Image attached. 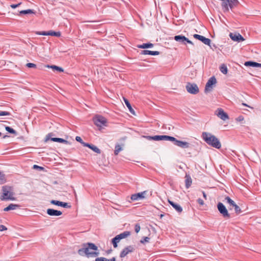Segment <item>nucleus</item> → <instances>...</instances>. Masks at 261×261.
Here are the masks:
<instances>
[{
	"mask_svg": "<svg viewBox=\"0 0 261 261\" xmlns=\"http://www.w3.org/2000/svg\"><path fill=\"white\" fill-rule=\"evenodd\" d=\"M140 230V226L139 224H136L135 226V230L136 233H138Z\"/></svg>",
	"mask_w": 261,
	"mask_h": 261,
	"instance_id": "nucleus-43",
	"label": "nucleus"
},
{
	"mask_svg": "<svg viewBox=\"0 0 261 261\" xmlns=\"http://www.w3.org/2000/svg\"><path fill=\"white\" fill-rule=\"evenodd\" d=\"M243 119H244V118H243V116H241L237 118V120L240 121L243 120Z\"/></svg>",
	"mask_w": 261,
	"mask_h": 261,
	"instance_id": "nucleus-55",
	"label": "nucleus"
},
{
	"mask_svg": "<svg viewBox=\"0 0 261 261\" xmlns=\"http://www.w3.org/2000/svg\"><path fill=\"white\" fill-rule=\"evenodd\" d=\"M26 66L28 68H36L37 67L36 64L32 63H27Z\"/></svg>",
	"mask_w": 261,
	"mask_h": 261,
	"instance_id": "nucleus-42",
	"label": "nucleus"
},
{
	"mask_svg": "<svg viewBox=\"0 0 261 261\" xmlns=\"http://www.w3.org/2000/svg\"><path fill=\"white\" fill-rule=\"evenodd\" d=\"M33 168L34 169H38L39 170L41 171V170H43L44 169V168L42 167H40V166H39L38 165H34L33 166Z\"/></svg>",
	"mask_w": 261,
	"mask_h": 261,
	"instance_id": "nucleus-45",
	"label": "nucleus"
},
{
	"mask_svg": "<svg viewBox=\"0 0 261 261\" xmlns=\"http://www.w3.org/2000/svg\"><path fill=\"white\" fill-rule=\"evenodd\" d=\"M144 138H146L148 140H153V136H144Z\"/></svg>",
	"mask_w": 261,
	"mask_h": 261,
	"instance_id": "nucleus-51",
	"label": "nucleus"
},
{
	"mask_svg": "<svg viewBox=\"0 0 261 261\" xmlns=\"http://www.w3.org/2000/svg\"><path fill=\"white\" fill-rule=\"evenodd\" d=\"M75 140H76V141H77V142H79L81 143V144H82V142H83V140H82V138H81L80 137H79V136H76V137H75Z\"/></svg>",
	"mask_w": 261,
	"mask_h": 261,
	"instance_id": "nucleus-49",
	"label": "nucleus"
},
{
	"mask_svg": "<svg viewBox=\"0 0 261 261\" xmlns=\"http://www.w3.org/2000/svg\"><path fill=\"white\" fill-rule=\"evenodd\" d=\"M36 14L35 11H34L33 9H27L24 10H21L19 11V15H26V14Z\"/></svg>",
	"mask_w": 261,
	"mask_h": 261,
	"instance_id": "nucleus-26",
	"label": "nucleus"
},
{
	"mask_svg": "<svg viewBox=\"0 0 261 261\" xmlns=\"http://www.w3.org/2000/svg\"><path fill=\"white\" fill-rule=\"evenodd\" d=\"M160 54V51H151L148 50H141L140 55H149L151 56L159 55Z\"/></svg>",
	"mask_w": 261,
	"mask_h": 261,
	"instance_id": "nucleus-19",
	"label": "nucleus"
},
{
	"mask_svg": "<svg viewBox=\"0 0 261 261\" xmlns=\"http://www.w3.org/2000/svg\"><path fill=\"white\" fill-rule=\"evenodd\" d=\"M121 239L119 238L118 235L115 236L113 239H112V243L114 248H117L118 247V243L120 242Z\"/></svg>",
	"mask_w": 261,
	"mask_h": 261,
	"instance_id": "nucleus-24",
	"label": "nucleus"
},
{
	"mask_svg": "<svg viewBox=\"0 0 261 261\" xmlns=\"http://www.w3.org/2000/svg\"><path fill=\"white\" fill-rule=\"evenodd\" d=\"M217 112H218V113L217 114V115L221 119L225 121V120L229 119L228 114L226 113H225L222 109H221V108L218 109Z\"/></svg>",
	"mask_w": 261,
	"mask_h": 261,
	"instance_id": "nucleus-14",
	"label": "nucleus"
},
{
	"mask_svg": "<svg viewBox=\"0 0 261 261\" xmlns=\"http://www.w3.org/2000/svg\"><path fill=\"white\" fill-rule=\"evenodd\" d=\"M146 191H144L143 192L138 193L131 195V199L132 200H137L139 199H142L145 198V194H146Z\"/></svg>",
	"mask_w": 261,
	"mask_h": 261,
	"instance_id": "nucleus-16",
	"label": "nucleus"
},
{
	"mask_svg": "<svg viewBox=\"0 0 261 261\" xmlns=\"http://www.w3.org/2000/svg\"><path fill=\"white\" fill-rule=\"evenodd\" d=\"M202 137L208 145L217 149H220L221 147V144L218 139L211 133L203 132Z\"/></svg>",
	"mask_w": 261,
	"mask_h": 261,
	"instance_id": "nucleus-3",
	"label": "nucleus"
},
{
	"mask_svg": "<svg viewBox=\"0 0 261 261\" xmlns=\"http://www.w3.org/2000/svg\"><path fill=\"white\" fill-rule=\"evenodd\" d=\"M244 65L246 66H250V67H255V62L251 61H247V62H245Z\"/></svg>",
	"mask_w": 261,
	"mask_h": 261,
	"instance_id": "nucleus-38",
	"label": "nucleus"
},
{
	"mask_svg": "<svg viewBox=\"0 0 261 261\" xmlns=\"http://www.w3.org/2000/svg\"><path fill=\"white\" fill-rule=\"evenodd\" d=\"M237 206H238V205H237L236 204V203L234 204V205L233 206H232L231 207H233L234 208V209L236 208V207H237Z\"/></svg>",
	"mask_w": 261,
	"mask_h": 261,
	"instance_id": "nucleus-59",
	"label": "nucleus"
},
{
	"mask_svg": "<svg viewBox=\"0 0 261 261\" xmlns=\"http://www.w3.org/2000/svg\"><path fill=\"white\" fill-rule=\"evenodd\" d=\"M21 4V3H19L17 4H12L10 5V7L13 9H15V8L19 7Z\"/></svg>",
	"mask_w": 261,
	"mask_h": 261,
	"instance_id": "nucleus-46",
	"label": "nucleus"
},
{
	"mask_svg": "<svg viewBox=\"0 0 261 261\" xmlns=\"http://www.w3.org/2000/svg\"><path fill=\"white\" fill-rule=\"evenodd\" d=\"M95 261H116V258L115 257H113L112 258L109 259L104 257H99L96 258Z\"/></svg>",
	"mask_w": 261,
	"mask_h": 261,
	"instance_id": "nucleus-30",
	"label": "nucleus"
},
{
	"mask_svg": "<svg viewBox=\"0 0 261 261\" xmlns=\"http://www.w3.org/2000/svg\"><path fill=\"white\" fill-rule=\"evenodd\" d=\"M169 203L179 213H181L182 212V208L181 206L169 199L168 200Z\"/></svg>",
	"mask_w": 261,
	"mask_h": 261,
	"instance_id": "nucleus-18",
	"label": "nucleus"
},
{
	"mask_svg": "<svg viewBox=\"0 0 261 261\" xmlns=\"http://www.w3.org/2000/svg\"><path fill=\"white\" fill-rule=\"evenodd\" d=\"M5 129L8 132H9L10 134H14L15 135H17L16 131L9 126H6Z\"/></svg>",
	"mask_w": 261,
	"mask_h": 261,
	"instance_id": "nucleus-34",
	"label": "nucleus"
},
{
	"mask_svg": "<svg viewBox=\"0 0 261 261\" xmlns=\"http://www.w3.org/2000/svg\"><path fill=\"white\" fill-rule=\"evenodd\" d=\"M130 235V232L129 231H125L119 234H118V236L120 239L121 240L123 239H125L127 238V237L129 236Z\"/></svg>",
	"mask_w": 261,
	"mask_h": 261,
	"instance_id": "nucleus-29",
	"label": "nucleus"
},
{
	"mask_svg": "<svg viewBox=\"0 0 261 261\" xmlns=\"http://www.w3.org/2000/svg\"><path fill=\"white\" fill-rule=\"evenodd\" d=\"M112 251V250H109L107 251V254H109L111 253V252Z\"/></svg>",
	"mask_w": 261,
	"mask_h": 261,
	"instance_id": "nucleus-60",
	"label": "nucleus"
},
{
	"mask_svg": "<svg viewBox=\"0 0 261 261\" xmlns=\"http://www.w3.org/2000/svg\"><path fill=\"white\" fill-rule=\"evenodd\" d=\"M187 91L190 94H196L199 90L197 85L195 83H188L186 86Z\"/></svg>",
	"mask_w": 261,
	"mask_h": 261,
	"instance_id": "nucleus-6",
	"label": "nucleus"
},
{
	"mask_svg": "<svg viewBox=\"0 0 261 261\" xmlns=\"http://www.w3.org/2000/svg\"><path fill=\"white\" fill-rule=\"evenodd\" d=\"M122 150V147L119 144H117L115 147L114 154L118 155L119 152Z\"/></svg>",
	"mask_w": 261,
	"mask_h": 261,
	"instance_id": "nucleus-36",
	"label": "nucleus"
},
{
	"mask_svg": "<svg viewBox=\"0 0 261 261\" xmlns=\"http://www.w3.org/2000/svg\"><path fill=\"white\" fill-rule=\"evenodd\" d=\"M217 208L219 213L224 218L229 219L230 218V214L228 213L225 206L222 202H219L218 203Z\"/></svg>",
	"mask_w": 261,
	"mask_h": 261,
	"instance_id": "nucleus-5",
	"label": "nucleus"
},
{
	"mask_svg": "<svg viewBox=\"0 0 261 261\" xmlns=\"http://www.w3.org/2000/svg\"><path fill=\"white\" fill-rule=\"evenodd\" d=\"M12 189L11 187L5 186L2 187V195L0 197V199L2 201L11 200H13L15 199L13 197V193L12 191Z\"/></svg>",
	"mask_w": 261,
	"mask_h": 261,
	"instance_id": "nucleus-4",
	"label": "nucleus"
},
{
	"mask_svg": "<svg viewBox=\"0 0 261 261\" xmlns=\"http://www.w3.org/2000/svg\"><path fill=\"white\" fill-rule=\"evenodd\" d=\"M255 67H261V64L255 62Z\"/></svg>",
	"mask_w": 261,
	"mask_h": 261,
	"instance_id": "nucleus-54",
	"label": "nucleus"
},
{
	"mask_svg": "<svg viewBox=\"0 0 261 261\" xmlns=\"http://www.w3.org/2000/svg\"><path fill=\"white\" fill-rule=\"evenodd\" d=\"M10 115H11V113L7 111H0V116H10Z\"/></svg>",
	"mask_w": 261,
	"mask_h": 261,
	"instance_id": "nucleus-40",
	"label": "nucleus"
},
{
	"mask_svg": "<svg viewBox=\"0 0 261 261\" xmlns=\"http://www.w3.org/2000/svg\"><path fill=\"white\" fill-rule=\"evenodd\" d=\"M202 194H203V197L205 198V199H206V195L205 194V193L204 192H202Z\"/></svg>",
	"mask_w": 261,
	"mask_h": 261,
	"instance_id": "nucleus-58",
	"label": "nucleus"
},
{
	"mask_svg": "<svg viewBox=\"0 0 261 261\" xmlns=\"http://www.w3.org/2000/svg\"><path fill=\"white\" fill-rule=\"evenodd\" d=\"M232 2L235 4L236 5H238L239 4V2L238 0H232Z\"/></svg>",
	"mask_w": 261,
	"mask_h": 261,
	"instance_id": "nucleus-56",
	"label": "nucleus"
},
{
	"mask_svg": "<svg viewBox=\"0 0 261 261\" xmlns=\"http://www.w3.org/2000/svg\"><path fill=\"white\" fill-rule=\"evenodd\" d=\"M82 248L79 249L77 251L78 254L81 256L86 255L87 257H96L99 255L98 252H90L89 249L97 250L98 247L92 243H86L82 245Z\"/></svg>",
	"mask_w": 261,
	"mask_h": 261,
	"instance_id": "nucleus-1",
	"label": "nucleus"
},
{
	"mask_svg": "<svg viewBox=\"0 0 261 261\" xmlns=\"http://www.w3.org/2000/svg\"><path fill=\"white\" fill-rule=\"evenodd\" d=\"M50 203L57 206H62L64 208H70L71 206L68 203L55 200H51L50 201Z\"/></svg>",
	"mask_w": 261,
	"mask_h": 261,
	"instance_id": "nucleus-13",
	"label": "nucleus"
},
{
	"mask_svg": "<svg viewBox=\"0 0 261 261\" xmlns=\"http://www.w3.org/2000/svg\"><path fill=\"white\" fill-rule=\"evenodd\" d=\"M234 211H235V213L237 215L240 214H241L242 213V211H241L240 207L238 205L237 206V207L234 209Z\"/></svg>",
	"mask_w": 261,
	"mask_h": 261,
	"instance_id": "nucleus-44",
	"label": "nucleus"
},
{
	"mask_svg": "<svg viewBox=\"0 0 261 261\" xmlns=\"http://www.w3.org/2000/svg\"><path fill=\"white\" fill-rule=\"evenodd\" d=\"M84 146H85V147H87L88 148H90L91 147V146L92 145V144H89V143H86V142H82V144Z\"/></svg>",
	"mask_w": 261,
	"mask_h": 261,
	"instance_id": "nucleus-47",
	"label": "nucleus"
},
{
	"mask_svg": "<svg viewBox=\"0 0 261 261\" xmlns=\"http://www.w3.org/2000/svg\"><path fill=\"white\" fill-rule=\"evenodd\" d=\"M6 181L5 175L2 172H0V185L4 184Z\"/></svg>",
	"mask_w": 261,
	"mask_h": 261,
	"instance_id": "nucleus-35",
	"label": "nucleus"
},
{
	"mask_svg": "<svg viewBox=\"0 0 261 261\" xmlns=\"http://www.w3.org/2000/svg\"><path fill=\"white\" fill-rule=\"evenodd\" d=\"M153 140L154 141H170L173 142L174 144L182 148H188L190 146V144L187 142L177 140L175 138L167 135H156L153 136Z\"/></svg>",
	"mask_w": 261,
	"mask_h": 261,
	"instance_id": "nucleus-2",
	"label": "nucleus"
},
{
	"mask_svg": "<svg viewBox=\"0 0 261 261\" xmlns=\"http://www.w3.org/2000/svg\"><path fill=\"white\" fill-rule=\"evenodd\" d=\"M223 2L222 3V7L224 9V12H228L229 11V0H225L223 1Z\"/></svg>",
	"mask_w": 261,
	"mask_h": 261,
	"instance_id": "nucleus-28",
	"label": "nucleus"
},
{
	"mask_svg": "<svg viewBox=\"0 0 261 261\" xmlns=\"http://www.w3.org/2000/svg\"><path fill=\"white\" fill-rule=\"evenodd\" d=\"M46 213L50 216H59L62 214L61 211L52 208H48Z\"/></svg>",
	"mask_w": 261,
	"mask_h": 261,
	"instance_id": "nucleus-17",
	"label": "nucleus"
},
{
	"mask_svg": "<svg viewBox=\"0 0 261 261\" xmlns=\"http://www.w3.org/2000/svg\"><path fill=\"white\" fill-rule=\"evenodd\" d=\"M186 40H185V42H186V43H189V44H191L193 45V42H192L191 41H190V40L188 38H187V37H186Z\"/></svg>",
	"mask_w": 261,
	"mask_h": 261,
	"instance_id": "nucleus-53",
	"label": "nucleus"
},
{
	"mask_svg": "<svg viewBox=\"0 0 261 261\" xmlns=\"http://www.w3.org/2000/svg\"><path fill=\"white\" fill-rule=\"evenodd\" d=\"M242 105L245 106V107H249V108H250L251 109H253L252 107H251L250 106H249L248 105H247L246 103H242Z\"/></svg>",
	"mask_w": 261,
	"mask_h": 261,
	"instance_id": "nucleus-57",
	"label": "nucleus"
},
{
	"mask_svg": "<svg viewBox=\"0 0 261 261\" xmlns=\"http://www.w3.org/2000/svg\"><path fill=\"white\" fill-rule=\"evenodd\" d=\"M20 205L17 204L11 203L8 206L5 207L4 209V211L5 212H8L10 210H16L17 208H19Z\"/></svg>",
	"mask_w": 261,
	"mask_h": 261,
	"instance_id": "nucleus-20",
	"label": "nucleus"
},
{
	"mask_svg": "<svg viewBox=\"0 0 261 261\" xmlns=\"http://www.w3.org/2000/svg\"><path fill=\"white\" fill-rule=\"evenodd\" d=\"M2 133H1V132H0V136H2Z\"/></svg>",
	"mask_w": 261,
	"mask_h": 261,
	"instance_id": "nucleus-62",
	"label": "nucleus"
},
{
	"mask_svg": "<svg viewBox=\"0 0 261 261\" xmlns=\"http://www.w3.org/2000/svg\"><path fill=\"white\" fill-rule=\"evenodd\" d=\"M229 37L232 40L239 42L240 41H244L245 40L243 37L239 33H230L229 34Z\"/></svg>",
	"mask_w": 261,
	"mask_h": 261,
	"instance_id": "nucleus-15",
	"label": "nucleus"
},
{
	"mask_svg": "<svg viewBox=\"0 0 261 261\" xmlns=\"http://www.w3.org/2000/svg\"><path fill=\"white\" fill-rule=\"evenodd\" d=\"M90 148L97 153L100 154L101 153V150L98 147L93 144L91 145Z\"/></svg>",
	"mask_w": 261,
	"mask_h": 261,
	"instance_id": "nucleus-37",
	"label": "nucleus"
},
{
	"mask_svg": "<svg viewBox=\"0 0 261 261\" xmlns=\"http://www.w3.org/2000/svg\"><path fill=\"white\" fill-rule=\"evenodd\" d=\"M237 6V5L234 4V3L232 2V0H229L228 6L231 9H233L234 6Z\"/></svg>",
	"mask_w": 261,
	"mask_h": 261,
	"instance_id": "nucleus-41",
	"label": "nucleus"
},
{
	"mask_svg": "<svg viewBox=\"0 0 261 261\" xmlns=\"http://www.w3.org/2000/svg\"><path fill=\"white\" fill-rule=\"evenodd\" d=\"M84 146H85V147H87L88 148H90L91 147V146L92 145V144H89V143H86V142H82V144Z\"/></svg>",
	"mask_w": 261,
	"mask_h": 261,
	"instance_id": "nucleus-48",
	"label": "nucleus"
},
{
	"mask_svg": "<svg viewBox=\"0 0 261 261\" xmlns=\"http://www.w3.org/2000/svg\"><path fill=\"white\" fill-rule=\"evenodd\" d=\"M153 44L151 43H143L142 44L138 45L137 47L139 48H148L153 47Z\"/></svg>",
	"mask_w": 261,
	"mask_h": 261,
	"instance_id": "nucleus-27",
	"label": "nucleus"
},
{
	"mask_svg": "<svg viewBox=\"0 0 261 261\" xmlns=\"http://www.w3.org/2000/svg\"><path fill=\"white\" fill-rule=\"evenodd\" d=\"M35 34L39 35H44V36H56L60 37L61 36V33L60 32H55L53 31H37L35 32Z\"/></svg>",
	"mask_w": 261,
	"mask_h": 261,
	"instance_id": "nucleus-9",
	"label": "nucleus"
},
{
	"mask_svg": "<svg viewBox=\"0 0 261 261\" xmlns=\"http://www.w3.org/2000/svg\"><path fill=\"white\" fill-rule=\"evenodd\" d=\"M150 238L147 237H144L142 238L140 240V243L141 244H144L145 243H148L149 242Z\"/></svg>",
	"mask_w": 261,
	"mask_h": 261,
	"instance_id": "nucleus-39",
	"label": "nucleus"
},
{
	"mask_svg": "<svg viewBox=\"0 0 261 261\" xmlns=\"http://www.w3.org/2000/svg\"><path fill=\"white\" fill-rule=\"evenodd\" d=\"M94 124L98 127H101L102 125H106L107 120L105 118L101 116H98L93 119Z\"/></svg>",
	"mask_w": 261,
	"mask_h": 261,
	"instance_id": "nucleus-11",
	"label": "nucleus"
},
{
	"mask_svg": "<svg viewBox=\"0 0 261 261\" xmlns=\"http://www.w3.org/2000/svg\"><path fill=\"white\" fill-rule=\"evenodd\" d=\"M225 200H226V202L229 204L230 207L233 206L235 203L234 201L232 200L229 196L225 197Z\"/></svg>",
	"mask_w": 261,
	"mask_h": 261,
	"instance_id": "nucleus-33",
	"label": "nucleus"
},
{
	"mask_svg": "<svg viewBox=\"0 0 261 261\" xmlns=\"http://www.w3.org/2000/svg\"><path fill=\"white\" fill-rule=\"evenodd\" d=\"M8 137H9V136H7V135H5V136H4L3 137V139H5L6 138Z\"/></svg>",
	"mask_w": 261,
	"mask_h": 261,
	"instance_id": "nucleus-61",
	"label": "nucleus"
},
{
	"mask_svg": "<svg viewBox=\"0 0 261 261\" xmlns=\"http://www.w3.org/2000/svg\"><path fill=\"white\" fill-rule=\"evenodd\" d=\"M135 246L133 245H129L124 247L120 253V257L123 258L128 254L133 252L135 251Z\"/></svg>",
	"mask_w": 261,
	"mask_h": 261,
	"instance_id": "nucleus-8",
	"label": "nucleus"
},
{
	"mask_svg": "<svg viewBox=\"0 0 261 261\" xmlns=\"http://www.w3.org/2000/svg\"><path fill=\"white\" fill-rule=\"evenodd\" d=\"M197 202L198 203L201 205H203L204 204V201L202 199H201V198H198L197 199Z\"/></svg>",
	"mask_w": 261,
	"mask_h": 261,
	"instance_id": "nucleus-52",
	"label": "nucleus"
},
{
	"mask_svg": "<svg viewBox=\"0 0 261 261\" xmlns=\"http://www.w3.org/2000/svg\"><path fill=\"white\" fill-rule=\"evenodd\" d=\"M193 37L194 38L201 41L204 44L210 46L211 42V39L206 38L205 37L198 34H194Z\"/></svg>",
	"mask_w": 261,
	"mask_h": 261,
	"instance_id": "nucleus-12",
	"label": "nucleus"
},
{
	"mask_svg": "<svg viewBox=\"0 0 261 261\" xmlns=\"http://www.w3.org/2000/svg\"><path fill=\"white\" fill-rule=\"evenodd\" d=\"M123 100H124V101L125 102V105L126 106V107L128 108L129 112L132 114H135V111L134 110V109H133V108L132 107V106L130 103V102H129L128 100L126 98L123 97Z\"/></svg>",
	"mask_w": 261,
	"mask_h": 261,
	"instance_id": "nucleus-23",
	"label": "nucleus"
},
{
	"mask_svg": "<svg viewBox=\"0 0 261 261\" xmlns=\"http://www.w3.org/2000/svg\"><path fill=\"white\" fill-rule=\"evenodd\" d=\"M185 185L187 189H188L191 185L192 180L190 175L186 174L185 176Z\"/></svg>",
	"mask_w": 261,
	"mask_h": 261,
	"instance_id": "nucleus-21",
	"label": "nucleus"
},
{
	"mask_svg": "<svg viewBox=\"0 0 261 261\" xmlns=\"http://www.w3.org/2000/svg\"><path fill=\"white\" fill-rule=\"evenodd\" d=\"M217 83L216 79L215 76H212L208 80L206 83L204 89L205 93L211 91L213 89V86L215 85Z\"/></svg>",
	"mask_w": 261,
	"mask_h": 261,
	"instance_id": "nucleus-7",
	"label": "nucleus"
},
{
	"mask_svg": "<svg viewBox=\"0 0 261 261\" xmlns=\"http://www.w3.org/2000/svg\"><path fill=\"white\" fill-rule=\"evenodd\" d=\"M121 239L119 238L118 235L115 236L113 239H112V243L114 248H117L118 247V243L120 242Z\"/></svg>",
	"mask_w": 261,
	"mask_h": 261,
	"instance_id": "nucleus-25",
	"label": "nucleus"
},
{
	"mask_svg": "<svg viewBox=\"0 0 261 261\" xmlns=\"http://www.w3.org/2000/svg\"><path fill=\"white\" fill-rule=\"evenodd\" d=\"M220 70L223 74H226L228 71L226 65L224 64H222L220 67Z\"/></svg>",
	"mask_w": 261,
	"mask_h": 261,
	"instance_id": "nucleus-32",
	"label": "nucleus"
},
{
	"mask_svg": "<svg viewBox=\"0 0 261 261\" xmlns=\"http://www.w3.org/2000/svg\"><path fill=\"white\" fill-rule=\"evenodd\" d=\"M7 228L3 225H0V231H2L4 230H6Z\"/></svg>",
	"mask_w": 261,
	"mask_h": 261,
	"instance_id": "nucleus-50",
	"label": "nucleus"
},
{
	"mask_svg": "<svg viewBox=\"0 0 261 261\" xmlns=\"http://www.w3.org/2000/svg\"><path fill=\"white\" fill-rule=\"evenodd\" d=\"M174 40L176 41L181 42L184 44H186L185 42V40H186V37L182 35H176L174 36Z\"/></svg>",
	"mask_w": 261,
	"mask_h": 261,
	"instance_id": "nucleus-22",
	"label": "nucleus"
},
{
	"mask_svg": "<svg viewBox=\"0 0 261 261\" xmlns=\"http://www.w3.org/2000/svg\"><path fill=\"white\" fill-rule=\"evenodd\" d=\"M47 67L53 69L54 70H57L60 72H63V69L60 67L57 66L56 65H47Z\"/></svg>",
	"mask_w": 261,
	"mask_h": 261,
	"instance_id": "nucleus-31",
	"label": "nucleus"
},
{
	"mask_svg": "<svg viewBox=\"0 0 261 261\" xmlns=\"http://www.w3.org/2000/svg\"><path fill=\"white\" fill-rule=\"evenodd\" d=\"M51 136H53V133L48 134L46 136V141H47L48 140H50L51 141H52L53 142L62 143H64V144H67V145L70 144V143L68 141H67L64 139L60 138H51L50 137Z\"/></svg>",
	"mask_w": 261,
	"mask_h": 261,
	"instance_id": "nucleus-10",
	"label": "nucleus"
}]
</instances>
